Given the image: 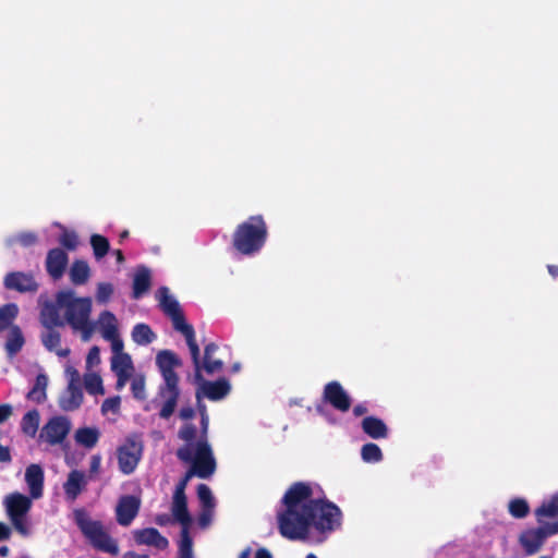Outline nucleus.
I'll return each instance as SVG.
<instances>
[{
  "mask_svg": "<svg viewBox=\"0 0 558 558\" xmlns=\"http://www.w3.org/2000/svg\"><path fill=\"white\" fill-rule=\"evenodd\" d=\"M284 509L278 512L280 534L291 541L306 539L310 529L332 532L341 524V510L325 498H314L308 483L295 482L282 497Z\"/></svg>",
  "mask_w": 558,
  "mask_h": 558,
  "instance_id": "obj_1",
  "label": "nucleus"
},
{
  "mask_svg": "<svg viewBox=\"0 0 558 558\" xmlns=\"http://www.w3.org/2000/svg\"><path fill=\"white\" fill-rule=\"evenodd\" d=\"M93 302L89 296L77 298L71 289L58 291L54 302H47L40 312L44 327L64 326L81 331L82 339L88 341L94 332L90 322Z\"/></svg>",
  "mask_w": 558,
  "mask_h": 558,
  "instance_id": "obj_2",
  "label": "nucleus"
},
{
  "mask_svg": "<svg viewBox=\"0 0 558 558\" xmlns=\"http://www.w3.org/2000/svg\"><path fill=\"white\" fill-rule=\"evenodd\" d=\"M156 364L163 383L158 388V397L163 400L159 416L170 418L180 398L179 375L175 368L182 366V360L171 350H161L156 355Z\"/></svg>",
  "mask_w": 558,
  "mask_h": 558,
  "instance_id": "obj_3",
  "label": "nucleus"
},
{
  "mask_svg": "<svg viewBox=\"0 0 558 558\" xmlns=\"http://www.w3.org/2000/svg\"><path fill=\"white\" fill-rule=\"evenodd\" d=\"M268 238V227L262 215L250 216L232 233L233 250L244 256L257 254Z\"/></svg>",
  "mask_w": 558,
  "mask_h": 558,
  "instance_id": "obj_4",
  "label": "nucleus"
},
{
  "mask_svg": "<svg viewBox=\"0 0 558 558\" xmlns=\"http://www.w3.org/2000/svg\"><path fill=\"white\" fill-rule=\"evenodd\" d=\"M74 521L94 548L114 556L119 554L117 542L105 530L101 521L92 520L84 509L74 511Z\"/></svg>",
  "mask_w": 558,
  "mask_h": 558,
  "instance_id": "obj_5",
  "label": "nucleus"
},
{
  "mask_svg": "<svg viewBox=\"0 0 558 558\" xmlns=\"http://www.w3.org/2000/svg\"><path fill=\"white\" fill-rule=\"evenodd\" d=\"M177 457L185 463H192L191 468L199 478H208L216 471V460L208 441L197 440L194 456L190 446H182L177 450Z\"/></svg>",
  "mask_w": 558,
  "mask_h": 558,
  "instance_id": "obj_6",
  "label": "nucleus"
},
{
  "mask_svg": "<svg viewBox=\"0 0 558 558\" xmlns=\"http://www.w3.org/2000/svg\"><path fill=\"white\" fill-rule=\"evenodd\" d=\"M185 341L189 347L194 366L195 381L203 380V372L209 376H213L223 369V361L216 356V352L218 351L219 347L215 342H209L205 345L203 357H201L199 347L195 339V331L192 335V340Z\"/></svg>",
  "mask_w": 558,
  "mask_h": 558,
  "instance_id": "obj_7",
  "label": "nucleus"
},
{
  "mask_svg": "<svg viewBox=\"0 0 558 558\" xmlns=\"http://www.w3.org/2000/svg\"><path fill=\"white\" fill-rule=\"evenodd\" d=\"M4 507L14 530L23 537H28L31 527L27 513L32 507L31 498L21 493H12L5 497Z\"/></svg>",
  "mask_w": 558,
  "mask_h": 558,
  "instance_id": "obj_8",
  "label": "nucleus"
},
{
  "mask_svg": "<svg viewBox=\"0 0 558 558\" xmlns=\"http://www.w3.org/2000/svg\"><path fill=\"white\" fill-rule=\"evenodd\" d=\"M159 305L161 311L171 318L173 328L181 332L185 340H192L194 328L187 324L184 314L180 307L179 302L169 293L167 287H161L158 290Z\"/></svg>",
  "mask_w": 558,
  "mask_h": 558,
  "instance_id": "obj_9",
  "label": "nucleus"
},
{
  "mask_svg": "<svg viewBox=\"0 0 558 558\" xmlns=\"http://www.w3.org/2000/svg\"><path fill=\"white\" fill-rule=\"evenodd\" d=\"M143 441L138 436H130L125 442L118 448L119 470L129 475L134 472L143 454Z\"/></svg>",
  "mask_w": 558,
  "mask_h": 558,
  "instance_id": "obj_10",
  "label": "nucleus"
},
{
  "mask_svg": "<svg viewBox=\"0 0 558 558\" xmlns=\"http://www.w3.org/2000/svg\"><path fill=\"white\" fill-rule=\"evenodd\" d=\"M71 429V422L65 416H54L50 418L43 427L39 439L45 440L51 446L61 444Z\"/></svg>",
  "mask_w": 558,
  "mask_h": 558,
  "instance_id": "obj_11",
  "label": "nucleus"
},
{
  "mask_svg": "<svg viewBox=\"0 0 558 558\" xmlns=\"http://www.w3.org/2000/svg\"><path fill=\"white\" fill-rule=\"evenodd\" d=\"M3 286L7 290L20 293H36L39 289V283L31 271L8 272L3 278Z\"/></svg>",
  "mask_w": 558,
  "mask_h": 558,
  "instance_id": "obj_12",
  "label": "nucleus"
},
{
  "mask_svg": "<svg viewBox=\"0 0 558 558\" xmlns=\"http://www.w3.org/2000/svg\"><path fill=\"white\" fill-rule=\"evenodd\" d=\"M548 536H551V533L548 524H545L523 531L519 536V543L526 555H534L539 551Z\"/></svg>",
  "mask_w": 558,
  "mask_h": 558,
  "instance_id": "obj_13",
  "label": "nucleus"
},
{
  "mask_svg": "<svg viewBox=\"0 0 558 558\" xmlns=\"http://www.w3.org/2000/svg\"><path fill=\"white\" fill-rule=\"evenodd\" d=\"M141 508V499L133 495L120 497L116 507L117 522L122 526H129L137 517Z\"/></svg>",
  "mask_w": 558,
  "mask_h": 558,
  "instance_id": "obj_14",
  "label": "nucleus"
},
{
  "mask_svg": "<svg viewBox=\"0 0 558 558\" xmlns=\"http://www.w3.org/2000/svg\"><path fill=\"white\" fill-rule=\"evenodd\" d=\"M323 399L333 409L347 412L351 408V398L339 381H330L325 385Z\"/></svg>",
  "mask_w": 558,
  "mask_h": 558,
  "instance_id": "obj_15",
  "label": "nucleus"
},
{
  "mask_svg": "<svg viewBox=\"0 0 558 558\" xmlns=\"http://www.w3.org/2000/svg\"><path fill=\"white\" fill-rule=\"evenodd\" d=\"M199 384V390L196 392V398L199 401L201 393L211 401H218L229 395L231 386L225 377H220L215 381L203 380L196 381Z\"/></svg>",
  "mask_w": 558,
  "mask_h": 558,
  "instance_id": "obj_16",
  "label": "nucleus"
},
{
  "mask_svg": "<svg viewBox=\"0 0 558 558\" xmlns=\"http://www.w3.org/2000/svg\"><path fill=\"white\" fill-rule=\"evenodd\" d=\"M68 263L69 256L62 248H51L47 253L46 270L52 279L58 280L63 276Z\"/></svg>",
  "mask_w": 558,
  "mask_h": 558,
  "instance_id": "obj_17",
  "label": "nucleus"
},
{
  "mask_svg": "<svg viewBox=\"0 0 558 558\" xmlns=\"http://www.w3.org/2000/svg\"><path fill=\"white\" fill-rule=\"evenodd\" d=\"M134 539L138 545H149L163 550L169 546L168 539L155 527H146L133 532Z\"/></svg>",
  "mask_w": 558,
  "mask_h": 558,
  "instance_id": "obj_18",
  "label": "nucleus"
},
{
  "mask_svg": "<svg viewBox=\"0 0 558 558\" xmlns=\"http://www.w3.org/2000/svg\"><path fill=\"white\" fill-rule=\"evenodd\" d=\"M44 480V470L39 464L33 463L26 468L25 482L32 498L37 499L43 496Z\"/></svg>",
  "mask_w": 558,
  "mask_h": 558,
  "instance_id": "obj_19",
  "label": "nucleus"
},
{
  "mask_svg": "<svg viewBox=\"0 0 558 558\" xmlns=\"http://www.w3.org/2000/svg\"><path fill=\"white\" fill-rule=\"evenodd\" d=\"M87 481L85 474L78 470H72L63 484V490L68 499L75 500L85 489Z\"/></svg>",
  "mask_w": 558,
  "mask_h": 558,
  "instance_id": "obj_20",
  "label": "nucleus"
},
{
  "mask_svg": "<svg viewBox=\"0 0 558 558\" xmlns=\"http://www.w3.org/2000/svg\"><path fill=\"white\" fill-rule=\"evenodd\" d=\"M172 514L174 519L182 525V531H189L192 518L187 509L186 495H174L172 498Z\"/></svg>",
  "mask_w": 558,
  "mask_h": 558,
  "instance_id": "obj_21",
  "label": "nucleus"
},
{
  "mask_svg": "<svg viewBox=\"0 0 558 558\" xmlns=\"http://www.w3.org/2000/svg\"><path fill=\"white\" fill-rule=\"evenodd\" d=\"M83 399L84 396L81 386L68 385L64 395L59 400V405L63 411H75L81 407Z\"/></svg>",
  "mask_w": 558,
  "mask_h": 558,
  "instance_id": "obj_22",
  "label": "nucleus"
},
{
  "mask_svg": "<svg viewBox=\"0 0 558 558\" xmlns=\"http://www.w3.org/2000/svg\"><path fill=\"white\" fill-rule=\"evenodd\" d=\"M151 284V275L150 270L145 266H140L136 269L133 279V299H140L144 293H146Z\"/></svg>",
  "mask_w": 558,
  "mask_h": 558,
  "instance_id": "obj_23",
  "label": "nucleus"
},
{
  "mask_svg": "<svg viewBox=\"0 0 558 558\" xmlns=\"http://www.w3.org/2000/svg\"><path fill=\"white\" fill-rule=\"evenodd\" d=\"M56 326L46 327L47 331L41 333V342L44 347L50 351L56 352L59 356H68L70 353L69 349L58 350L61 343V335L54 330Z\"/></svg>",
  "mask_w": 558,
  "mask_h": 558,
  "instance_id": "obj_24",
  "label": "nucleus"
},
{
  "mask_svg": "<svg viewBox=\"0 0 558 558\" xmlns=\"http://www.w3.org/2000/svg\"><path fill=\"white\" fill-rule=\"evenodd\" d=\"M69 275L73 284H85L90 277V268L88 263L83 259H75L70 267Z\"/></svg>",
  "mask_w": 558,
  "mask_h": 558,
  "instance_id": "obj_25",
  "label": "nucleus"
},
{
  "mask_svg": "<svg viewBox=\"0 0 558 558\" xmlns=\"http://www.w3.org/2000/svg\"><path fill=\"white\" fill-rule=\"evenodd\" d=\"M25 339L21 328L15 325L9 329L8 338L5 341V351L10 357L15 356L23 348Z\"/></svg>",
  "mask_w": 558,
  "mask_h": 558,
  "instance_id": "obj_26",
  "label": "nucleus"
},
{
  "mask_svg": "<svg viewBox=\"0 0 558 558\" xmlns=\"http://www.w3.org/2000/svg\"><path fill=\"white\" fill-rule=\"evenodd\" d=\"M48 377L45 374H38L35 379L34 387L27 392L26 398L38 404L44 403L47 399Z\"/></svg>",
  "mask_w": 558,
  "mask_h": 558,
  "instance_id": "obj_27",
  "label": "nucleus"
},
{
  "mask_svg": "<svg viewBox=\"0 0 558 558\" xmlns=\"http://www.w3.org/2000/svg\"><path fill=\"white\" fill-rule=\"evenodd\" d=\"M101 333L105 339H113L118 337V324L113 313L104 311L99 315Z\"/></svg>",
  "mask_w": 558,
  "mask_h": 558,
  "instance_id": "obj_28",
  "label": "nucleus"
},
{
  "mask_svg": "<svg viewBox=\"0 0 558 558\" xmlns=\"http://www.w3.org/2000/svg\"><path fill=\"white\" fill-rule=\"evenodd\" d=\"M40 422L39 412L34 409L28 411L21 421V430L24 435L28 437H35Z\"/></svg>",
  "mask_w": 558,
  "mask_h": 558,
  "instance_id": "obj_29",
  "label": "nucleus"
},
{
  "mask_svg": "<svg viewBox=\"0 0 558 558\" xmlns=\"http://www.w3.org/2000/svg\"><path fill=\"white\" fill-rule=\"evenodd\" d=\"M535 517L538 523L544 522V518L558 517V494L551 496L547 501H544L536 510Z\"/></svg>",
  "mask_w": 558,
  "mask_h": 558,
  "instance_id": "obj_30",
  "label": "nucleus"
},
{
  "mask_svg": "<svg viewBox=\"0 0 558 558\" xmlns=\"http://www.w3.org/2000/svg\"><path fill=\"white\" fill-rule=\"evenodd\" d=\"M132 339L138 345H147L156 339V335L149 325L140 323L132 329Z\"/></svg>",
  "mask_w": 558,
  "mask_h": 558,
  "instance_id": "obj_31",
  "label": "nucleus"
},
{
  "mask_svg": "<svg viewBox=\"0 0 558 558\" xmlns=\"http://www.w3.org/2000/svg\"><path fill=\"white\" fill-rule=\"evenodd\" d=\"M19 315V307L15 303H8L0 306V332L10 329Z\"/></svg>",
  "mask_w": 558,
  "mask_h": 558,
  "instance_id": "obj_32",
  "label": "nucleus"
},
{
  "mask_svg": "<svg viewBox=\"0 0 558 558\" xmlns=\"http://www.w3.org/2000/svg\"><path fill=\"white\" fill-rule=\"evenodd\" d=\"M111 368L116 375L130 374L132 376L134 367L130 354H116L111 360Z\"/></svg>",
  "mask_w": 558,
  "mask_h": 558,
  "instance_id": "obj_33",
  "label": "nucleus"
},
{
  "mask_svg": "<svg viewBox=\"0 0 558 558\" xmlns=\"http://www.w3.org/2000/svg\"><path fill=\"white\" fill-rule=\"evenodd\" d=\"M99 438V432L92 427L78 428L75 433V440L86 448H93Z\"/></svg>",
  "mask_w": 558,
  "mask_h": 558,
  "instance_id": "obj_34",
  "label": "nucleus"
},
{
  "mask_svg": "<svg viewBox=\"0 0 558 558\" xmlns=\"http://www.w3.org/2000/svg\"><path fill=\"white\" fill-rule=\"evenodd\" d=\"M362 428L372 438L384 437V422L373 416H366L362 421Z\"/></svg>",
  "mask_w": 558,
  "mask_h": 558,
  "instance_id": "obj_35",
  "label": "nucleus"
},
{
  "mask_svg": "<svg viewBox=\"0 0 558 558\" xmlns=\"http://www.w3.org/2000/svg\"><path fill=\"white\" fill-rule=\"evenodd\" d=\"M84 386L89 395H104L102 379L97 373H87L84 376Z\"/></svg>",
  "mask_w": 558,
  "mask_h": 558,
  "instance_id": "obj_36",
  "label": "nucleus"
},
{
  "mask_svg": "<svg viewBox=\"0 0 558 558\" xmlns=\"http://www.w3.org/2000/svg\"><path fill=\"white\" fill-rule=\"evenodd\" d=\"M90 245L93 247L94 256L96 259H101L105 257L110 250L108 239L100 234H93L90 236Z\"/></svg>",
  "mask_w": 558,
  "mask_h": 558,
  "instance_id": "obj_37",
  "label": "nucleus"
},
{
  "mask_svg": "<svg viewBox=\"0 0 558 558\" xmlns=\"http://www.w3.org/2000/svg\"><path fill=\"white\" fill-rule=\"evenodd\" d=\"M508 509L509 513L515 519H523L530 512V506L523 498H514L510 500Z\"/></svg>",
  "mask_w": 558,
  "mask_h": 558,
  "instance_id": "obj_38",
  "label": "nucleus"
},
{
  "mask_svg": "<svg viewBox=\"0 0 558 558\" xmlns=\"http://www.w3.org/2000/svg\"><path fill=\"white\" fill-rule=\"evenodd\" d=\"M362 459L367 463L379 462L383 458L381 449L378 445L368 442L362 447Z\"/></svg>",
  "mask_w": 558,
  "mask_h": 558,
  "instance_id": "obj_39",
  "label": "nucleus"
},
{
  "mask_svg": "<svg viewBox=\"0 0 558 558\" xmlns=\"http://www.w3.org/2000/svg\"><path fill=\"white\" fill-rule=\"evenodd\" d=\"M38 242V236L33 231H24L21 232L13 238L8 240V245H13L14 243H19L23 247H31Z\"/></svg>",
  "mask_w": 558,
  "mask_h": 558,
  "instance_id": "obj_40",
  "label": "nucleus"
},
{
  "mask_svg": "<svg viewBox=\"0 0 558 558\" xmlns=\"http://www.w3.org/2000/svg\"><path fill=\"white\" fill-rule=\"evenodd\" d=\"M179 558H193V542L189 531H181Z\"/></svg>",
  "mask_w": 558,
  "mask_h": 558,
  "instance_id": "obj_41",
  "label": "nucleus"
},
{
  "mask_svg": "<svg viewBox=\"0 0 558 558\" xmlns=\"http://www.w3.org/2000/svg\"><path fill=\"white\" fill-rule=\"evenodd\" d=\"M146 381L143 375H136L133 377L131 381V391L135 399L145 400L146 399Z\"/></svg>",
  "mask_w": 558,
  "mask_h": 558,
  "instance_id": "obj_42",
  "label": "nucleus"
},
{
  "mask_svg": "<svg viewBox=\"0 0 558 558\" xmlns=\"http://www.w3.org/2000/svg\"><path fill=\"white\" fill-rule=\"evenodd\" d=\"M197 497L202 504V508H215V499L213 493L206 484H199L197 486Z\"/></svg>",
  "mask_w": 558,
  "mask_h": 558,
  "instance_id": "obj_43",
  "label": "nucleus"
},
{
  "mask_svg": "<svg viewBox=\"0 0 558 558\" xmlns=\"http://www.w3.org/2000/svg\"><path fill=\"white\" fill-rule=\"evenodd\" d=\"M197 435V428L192 423L184 424L178 433L180 439L186 442L185 446H190L192 448V444Z\"/></svg>",
  "mask_w": 558,
  "mask_h": 558,
  "instance_id": "obj_44",
  "label": "nucleus"
},
{
  "mask_svg": "<svg viewBox=\"0 0 558 558\" xmlns=\"http://www.w3.org/2000/svg\"><path fill=\"white\" fill-rule=\"evenodd\" d=\"M113 294V286L110 282H99L97 284L96 300L100 304H106Z\"/></svg>",
  "mask_w": 558,
  "mask_h": 558,
  "instance_id": "obj_45",
  "label": "nucleus"
},
{
  "mask_svg": "<svg viewBox=\"0 0 558 558\" xmlns=\"http://www.w3.org/2000/svg\"><path fill=\"white\" fill-rule=\"evenodd\" d=\"M59 243L69 251H74L77 247L78 239L74 231L63 230L59 238Z\"/></svg>",
  "mask_w": 558,
  "mask_h": 558,
  "instance_id": "obj_46",
  "label": "nucleus"
},
{
  "mask_svg": "<svg viewBox=\"0 0 558 558\" xmlns=\"http://www.w3.org/2000/svg\"><path fill=\"white\" fill-rule=\"evenodd\" d=\"M121 405V399L119 396L107 398L101 404V412L106 414L108 412L118 413Z\"/></svg>",
  "mask_w": 558,
  "mask_h": 558,
  "instance_id": "obj_47",
  "label": "nucleus"
},
{
  "mask_svg": "<svg viewBox=\"0 0 558 558\" xmlns=\"http://www.w3.org/2000/svg\"><path fill=\"white\" fill-rule=\"evenodd\" d=\"M198 405H199V412H201V436H199L198 440L208 441L207 440V432H208V426H209V417H208V414L206 411V407L201 403Z\"/></svg>",
  "mask_w": 558,
  "mask_h": 558,
  "instance_id": "obj_48",
  "label": "nucleus"
},
{
  "mask_svg": "<svg viewBox=\"0 0 558 558\" xmlns=\"http://www.w3.org/2000/svg\"><path fill=\"white\" fill-rule=\"evenodd\" d=\"M193 476H196L195 472L192 470V468L190 470H187L185 472V474L183 475V477L180 478V481L178 482V484L175 485V489H174V495H185V489H186V486L190 482V480L193 477Z\"/></svg>",
  "mask_w": 558,
  "mask_h": 558,
  "instance_id": "obj_49",
  "label": "nucleus"
},
{
  "mask_svg": "<svg viewBox=\"0 0 558 558\" xmlns=\"http://www.w3.org/2000/svg\"><path fill=\"white\" fill-rule=\"evenodd\" d=\"M100 363V350L97 345L89 349L86 357L87 366L98 365Z\"/></svg>",
  "mask_w": 558,
  "mask_h": 558,
  "instance_id": "obj_50",
  "label": "nucleus"
},
{
  "mask_svg": "<svg viewBox=\"0 0 558 558\" xmlns=\"http://www.w3.org/2000/svg\"><path fill=\"white\" fill-rule=\"evenodd\" d=\"M213 512L214 509L202 508V512L198 517V524L202 527H206L209 525V523L211 522Z\"/></svg>",
  "mask_w": 558,
  "mask_h": 558,
  "instance_id": "obj_51",
  "label": "nucleus"
},
{
  "mask_svg": "<svg viewBox=\"0 0 558 558\" xmlns=\"http://www.w3.org/2000/svg\"><path fill=\"white\" fill-rule=\"evenodd\" d=\"M68 373L70 375V379H69V386H81V377H80V373L73 368V367H68Z\"/></svg>",
  "mask_w": 558,
  "mask_h": 558,
  "instance_id": "obj_52",
  "label": "nucleus"
},
{
  "mask_svg": "<svg viewBox=\"0 0 558 558\" xmlns=\"http://www.w3.org/2000/svg\"><path fill=\"white\" fill-rule=\"evenodd\" d=\"M12 415V407L10 404H0V424L5 422Z\"/></svg>",
  "mask_w": 558,
  "mask_h": 558,
  "instance_id": "obj_53",
  "label": "nucleus"
},
{
  "mask_svg": "<svg viewBox=\"0 0 558 558\" xmlns=\"http://www.w3.org/2000/svg\"><path fill=\"white\" fill-rule=\"evenodd\" d=\"M180 418L187 421L195 416V411L192 407H183L179 411Z\"/></svg>",
  "mask_w": 558,
  "mask_h": 558,
  "instance_id": "obj_54",
  "label": "nucleus"
},
{
  "mask_svg": "<svg viewBox=\"0 0 558 558\" xmlns=\"http://www.w3.org/2000/svg\"><path fill=\"white\" fill-rule=\"evenodd\" d=\"M101 459L99 456H93L90 458L89 471L90 473H97L100 469Z\"/></svg>",
  "mask_w": 558,
  "mask_h": 558,
  "instance_id": "obj_55",
  "label": "nucleus"
},
{
  "mask_svg": "<svg viewBox=\"0 0 558 558\" xmlns=\"http://www.w3.org/2000/svg\"><path fill=\"white\" fill-rule=\"evenodd\" d=\"M112 343V351L114 352V355L116 354H119V353H123L122 350H123V342L122 340L119 338V336L117 338H113V339H109Z\"/></svg>",
  "mask_w": 558,
  "mask_h": 558,
  "instance_id": "obj_56",
  "label": "nucleus"
},
{
  "mask_svg": "<svg viewBox=\"0 0 558 558\" xmlns=\"http://www.w3.org/2000/svg\"><path fill=\"white\" fill-rule=\"evenodd\" d=\"M11 536V529L5 523L0 522V541H7Z\"/></svg>",
  "mask_w": 558,
  "mask_h": 558,
  "instance_id": "obj_57",
  "label": "nucleus"
},
{
  "mask_svg": "<svg viewBox=\"0 0 558 558\" xmlns=\"http://www.w3.org/2000/svg\"><path fill=\"white\" fill-rule=\"evenodd\" d=\"M11 460L9 447L0 445V462H10Z\"/></svg>",
  "mask_w": 558,
  "mask_h": 558,
  "instance_id": "obj_58",
  "label": "nucleus"
},
{
  "mask_svg": "<svg viewBox=\"0 0 558 558\" xmlns=\"http://www.w3.org/2000/svg\"><path fill=\"white\" fill-rule=\"evenodd\" d=\"M130 374L117 375V389L123 388L126 381L130 379Z\"/></svg>",
  "mask_w": 558,
  "mask_h": 558,
  "instance_id": "obj_59",
  "label": "nucleus"
},
{
  "mask_svg": "<svg viewBox=\"0 0 558 558\" xmlns=\"http://www.w3.org/2000/svg\"><path fill=\"white\" fill-rule=\"evenodd\" d=\"M367 412V408L363 404H356L354 408H353V414L355 416H362L364 415L365 413Z\"/></svg>",
  "mask_w": 558,
  "mask_h": 558,
  "instance_id": "obj_60",
  "label": "nucleus"
},
{
  "mask_svg": "<svg viewBox=\"0 0 558 558\" xmlns=\"http://www.w3.org/2000/svg\"><path fill=\"white\" fill-rule=\"evenodd\" d=\"M255 558H272V556L268 549L259 548L256 550Z\"/></svg>",
  "mask_w": 558,
  "mask_h": 558,
  "instance_id": "obj_61",
  "label": "nucleus"
},
{
  "mask_svg": "<svg viewBox=\"0 0 558 558\" xmlns=\"http://www.w3.org/2000/svg\"><path fill=\"white\" fill-rule=\"evenodd\" d=\"M122 558H149L148 555H141L135 551H126Z\"/></svg>",
  "mask_w": 558,
  "mask_h": 558,
  "instance_id": "obj_62",
  "label": "nucleus"
},
{
  "mask_svg": "<svg viewBox=\"0 0 558 558\" xmlns=\"http://www.w3.org/2000/svg\"><path fill=\"white\" fill-rule=\"evenodd\" d=\"M549 275L555 279L558 277V266L557 265H548L547 266Z\"/></svg>",
  "mask_w": 558,
  "mask_h": 558,
  "instance_id": "obj_63",
  "label": "nucleus"
},
{
  "mask_svg": "<svg viewBox=\"0 0 558 558\" xmlns=\"http://www.w3.org/2000/svg\"><path fill=\"white\" fill-rule=\"evenodd\" d=\"M547 524L549 527V533H551V535L558 534V521H556L554 523H547Z\"/></svg>",
  "mask_w": 558,
  "mask_h": 558,
  "instance_id": "obj_64",
  "label": "nucleus"
}]
</instances>
